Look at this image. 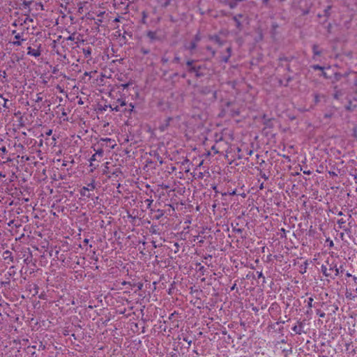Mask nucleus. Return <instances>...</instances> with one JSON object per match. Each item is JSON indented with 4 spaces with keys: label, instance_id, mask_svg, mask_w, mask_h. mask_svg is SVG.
<instances>
[{
    "label": "nucleus",
    "instance_id": "nucleus-10",
    "mask_svg": "<svg viewBox=\"0 0 357 357\" xmlns=\"http://www.w3.org/2000/svg\"><path fill=\"white\" fill-rule=\"evenodd\" d=\"M201 66H195V67H192V68H190L188 69V71L190 73H192L195 75L196 77H199L203 75V73H200V70H201Z\"/></svg>",
    "mask_w": 357,
    "mask_h": 357
},
{
    "label": "nucleus",
    "instance_id": "nucleus-57",
    "mask_svg": "<svg viewBox=\"0 0 357 357\" xmlns=\"http://www.w3.org/2000/svg\"><path fill=\"white\" fill-rule=\"evenodd\" d=\"M253 151L252 150H250L248 151V155H251L252 154Z\"/></svg>",
    "mask_w": 357,
    "mask_h": 357
},
{
    "label": "nucleus",
    "instance_id": "nucleus-56",
    "mask_svg": "<svg viewBox=\"0 0 357 357\" xmlns=\"http://www.w3.org/2000/svg\"><path fill=\"white\" fill-rule=\"evenodd\" d=\"M130 108H131V109H130V111H132V109H133V108H134V105H132V103H130Z\"/></svg>",
    "mask_w": 357,
    "mask_h": 357
},
{
    "label": "nucleus",
    "instance_id": "nucleus-37",
    "mask_svg": "<svg viewBox=\"0 0 357 357\" xmlns=\"http://www.w3.org/2000/svg\"><path fill=\"white\" fill-rule=\"evenodd\" d=\"M146 17H147V15H146V12H144V11L142 12V22L143 23H145V20H146Z\"/></svg>",
    "mask_w": 357,
    "mask_h": 357
},
{
    "label": "nucleus",
    "instance_id": "nucleus-36",
    "mask_svg": "<svg viewBox=\"0 0 357 357\" xmlns=\"http://www.w3.org/2000/svg\"><path fill=\"white\" fill-rule=\"evenodd\" d=\"M158 212L159 213V215L156 216L157 220L160 219L164 215L163 211L161 210H158Z\"/></svg>",
    "mask_w": 357,
    "mask_h": 357
},
{
    "label": "nucleus",
    "instance_id": "nucleus-35",
    "mask_svg": "<svg viewBox=\"0 0 357 357\" xmlns=\"http://www.w3.org/2000/svg\"><path fill=\"white\" fill-rule=\"evenodd\" d=\"M231 115H232L233 116H238V115H239L240 112H239L238 109H237V110H231Z\"/></svg>",
    "mask_w": 357,
    "mask_h": 357
},
{
    "label": "nucleus",
    "instance_id": "nucleus-16",
    "mask_svg": "<svg viewBox=\"0 0 357 357\" xmlns=\"http://www.w3.org/2000/svg\"><path fill=\"white\" fill-rule=\"evenodd\" d=\"M82 52L86 59H89L91 55V47L83 48Z\"/></svg>",
    "mask_w": 357,
    "mask_h": 357
},
{
    "label": "nucleus",
    "instance_id": "nucleus-61",
    "mask_svg": "<svg viewBox=\"0 0 357 357\" xmlns=\"http://www.w3.org/2000/svg\"><path fill=\"white\" fill-rule=\"evenodd\" d=\"M66 115H67V113L66 112L65 109H63L62 112V116H66Z\"/></svg>",
    "mask_w": 357,
    "mask_h": 357
},
{
    "label": "nucleus",
    "instance_id": "nucleus-39",
    "mask_svg": "<svg viewBox=\"0 0 357 357\" xmlns=\"http://www.w3.org/2000/svg\"><path fill=\"white\" fill-rule=\"evenodd\" d=\"M43 98L40 96V94H37V98L36 99V102H39L42 101Z\"/></svg>",
    "mask_w": 357,
    "mask_h": 357
},
{
    "label": "nucleus",
    "instance_id": "nucleus-52",
    "mask_svg": "<svg viewBox=\"0 0 357 357\" xmlns=\"http://www.w3.org/2000/svg\"><path fill=\"white\" fill-rule=\"evenodd\" d=\"M336 214H337V215L341 216V215H343V213H342V211H340L337 212V213H336Z\"/></svg>",
    "mask_w": 357,
    "mask_h": 357
},
{
    "label": "nucleus",
    "instance_id": "nucleus-31",
    "mask_svg": "<svg viewBox=\"0 0 357 357\" xmlns=\"http://www.w3.org/2000/svg\"><path fill=\"white\" fill-rule=\"evenodd\" d=\"M312 68L314 69V70H324V67L318 65V64H316V65H313L312 66Z\"/></svg>",
    "mask_w": 357,
    "mask_h": 357
},
{
    "label": "nucleus",
    "instance_id": "nucleus-17",
    "mask_svg": "<svg viewBox=\"0 0 357 357\" xmlns=\"http://www.w3.org/2000/svg\"><path fill=\"white\" fill-rule=\"evenodd\" d=\"M33 20L30 16H26L25 18L22 20L21 25H27L29 26L30 22H33Z\"/></svg>",
    "mask_w": 357,
    "mask_h": 357
},
{
    "label": "nucleus",
    "instance_id": "nucleus-38",
    "mask_svg": "<svg viewBox=\"0 0 357 357\" xmlns=\"http://www.w3.org/2000/svg\"><path fill=\"white\" fill-rule=\"evenodd\" d=\"M0 152H1L3 153H6L7 152V149H6V146L0 147Z\"/></svg>",
    "mask_w": 357,
    "mask_h": 357
},
{
    "label": "nucleus",
    "instance_id": "nucleus-62",
    "mask_svg": "<svg viewBox=\"0 0 357 357\" xmlns=\"http://www.w3.org/2000/svg\"><path fill=\"white\" fill-rule=\"evenodd\" d=\"M303 173H304L305 174H308V175L310 174V171H307V172H305V171Z\"/></svg>",
    "mask_w": 357,
    "mask_h": 357
},
{
    "label": "nucleus",
    "instance_id": "nucleus-51",
    "mask_svg": "<svg viewBox=\"0 0 357 357\" xmlns=\"http://www.w3.org/2000/svg\"><path fill=\"white\" fill-rule=\"evenodd\" d=\"M203 177H204L203 173L202 172H199L198 178H202Z\"/></svg>",
    "mask_w": 357,
    "mask_h": 357
},
{
    "label": "nucleus",
    "instance_id": "nucleus-26",
    "mask_svg": "<svg viewBox=\"0 0 357 357\" xmlns=\"http://www.w3.org/2000/svg\"><path fill=\"white\" fill-rule=\"evenodd\" d=\"M200 40H201V36H200L199 33H197V34L195 36L194 39H193L192 41L197 44V43H198Z\"/></svg>",
    "mask_w": 357,
    "mask_h": 357
},
{
    "label": "nucleus",
    "instance_id": "nucleus-8",
    "mask_svg": "<svg viewBox=\"0 0 357 357\" xmlns=\"http://www.w3.org/2000/svg\"><path fill=\"white\" fill-rule=\"evenodd\" d=\"M197 47V44L191 41L189 44H185L183 45V48L186 50H188L190 54H193L195 49Z\"/></svg>",
    "mask_w": 357,
    "mask_h": 357
},
{
    "label": "nucleus",
    "instance_id": "nucleus-59",
    "mask_svg": "<svg viewBox=\"0 0 357 357\" xmlns=\"http://www.w3.org/2000/svg\"><path fill=\"white\" fill-rule=\"evenodd\" d=\"M12 33L15 36L17 33H19L17 32V31H15V30H13Z\"/></svg>",
    "mask_w": 357,
    "mask_h": 357
},
{
    "label": "nucleus",
    "instance_id": "nucleus-34",
    "mask_svg": "<svg viewBox=\"0 0 357 357\" xmlns=\"http://www.w3.org/2000/svg\"><path fill=\"white\" fill-rule=\"evenodd\" d=\"M260 176L261 178H263L264 180H268V176L264 173V172H260Z\"/></svg>",
    "mask_w": 357,
    "mask_h": 357
},
{
    "label": "nucleus",
    "instance_id": "nucleus-21",
    "mask_svg": "<svg viewBox=\"0 0 357 357\" xmlns=\"http://www.w3.org/2000/svg\"><path fill=\"white\" fill-rule=\"evenodd\" d=\"M211 151H213L214 154H218V153L221 154V153L219 150V146L217 145L216 142L215 143L214 145H213L211 146Z\"/></svg>",
    "mask_w": 357,
    "mask_h": 357
},
{
    "label": "nucleus",
    "instance_id": "nucleus-49",
    "mask_svg": "<svg viewBox=\"0 0 357 357\" xmlns=\"http://www.w3.org/2000/svg\"><path fill=\"white\" fill-rule=\"evenodd\" d=\"M121 86H122V87H123V89H126V88H128V87L129 84H128V83H127V84H121Z\"/></svg>",
    "mask_w": 357,
    "mask_h": 357
},
{
    "label": "nucleus",
    "instance_id": "nucleus-40",
    "mask_svg": "<svg viewBox=\"0 0 357 357\" xmlns=\"http://www.w3.org/2000/svg\"><path fill=\"white\" fill-rule=\"evenodd\" d=\"M52 134V130L49 129L45 132V135L50 136Z\"/></svg>",
    "mask_w": 357,
    "mask_h": 357
},
{
    "label": "nucleus",
    "instance_id": "nucleus-44",
    "mask_svg": "<svg viewBox=\"0 0 357 357\" xmlns=\"http://www.w3.org/2000/svg\"><path fill=\"white\" fill-rule=\"evenodd\" d=\"M95 23L98 25V26H100V24L102 23V20L101 19H98L96 20Z\"/></svg>",
    "mask_w": 357,
    "mask_h": 357
},
{
    "label": "nucleus",
    "instance_id": "nucleus-53",
    "mask_svg": "<svg viewBox=\"0 0 357 357\" xmlns=\"http://www.w3.org/2000/svg\"><path fill=\"white\" fill-rule=\"evenodd\" d=\"M353 280H354L355 283H357V277L356 276L354 275L353 276Z\"/></svg>",
    "mask_w": 357,
    "mask_h": 357
},
{
    "label": "nucleus",
    "instance_id": "nucleus-19",
    "mask_svg": "<svg viewBox=\"0 0 357 357\" xmlns=\"http://www.w3.org/2000/svg\"><path fill=\"white\" fill-rule=\"evenodd\" d=\"M89 191L85 186L82 187L80 190V195L84 197H90V195L87 194V192Z\"/></svg>",
    "mask_w": 357,
    "mask_h": 357
},
{
    "label": "nucleus",
    "instance_id": "nucleus-41",
    "mask_svg": "<svg viewBox=\"0 0 357 357\" xmlns=\"http://www.w3.org/2000/svg\"><path fill=\"white\" fill-rule=\"evenodd\" d=\"M317 314H319V316L320 317H322V318L325 317V313H324V312H320L319 310H318V312H317Z\"/></svg>",
    "mask_w": 357,
    "mask_h": 357
},
{
    "label": "nucleus",
    "instance_id": "nucleus-32",
    "mask_svg": "<svg viewBox=\"0 0 357 357\" xmlns=\"http://www.w3.org/2000/svg\"><path fill=\"white\" fill-rule=\"evenodd\" d=\"M257 274L258 279L263 278L264 280H265V277L264 276L263 273L261 271H257Z\"/></svg>",
    "mask_w": 357,
    "mask_h": 357
},
{
    "label": "nucleus",
    "instance_id": "nucleus-29",
    "mask_svg": "<svg viewBox=\"0 0 357 357\" xmlns=\"http://www.w3.org/2000/svg\"><path fill=\"white\" fill-rule=\"evenodd\" d=\"M181 57L178 55H176L173 59V62L175 63H179L181 62Z\"/></svg>",
    "mask_w": 357,
    "mask_h": 357
},
{
    "label": "nucleus",
    "instance_id": "nucleus-14",
    "mask_svg": "<svg viewBox=\"0 0 357 357\" xmlns=\"http://www.w3.org/2000/svg\"><path fill=\"white\" fill-rule=\"evenodd\" d=\"M171 1L172 0H155V2L159 6L166 8L170 4Z\"/></svg>",
    "mask_w": 357,
    "mask_h": 357
},
{
    "label": "nucleus",
    "instance_id": "nucleus-22",
    "mask_svg": "<svg viewBox=\"0 0 357 357\" xmlns=\"http://www.w3.org/2000/svg\"><path fill=\"white\" fill-rule=\"evenodd\" d=\"M89 190H93L96 189V183L95 181L93 180L91 183H89L87 186H85Z\"/></svg>",
    "mask_w": 357,
    "mask_h": 357
},
{
    "label": "nucleus",
    "instance_id": "nucleus-63",
    "mask_svg": "<svg viewBox=\"0 0 357 357\" xmlns=\"http://www.w3.org/2000/svg\"><path fill=\"white\" fill-rule=\"evenodd\" d=\"M84 243H89V239L87 238H85L84 241Z\"/></svg>",
    "mask_w": 357,
    "mask_h": 357
},
{
    "label": "nucleus",
    "instance_id": "nucleus-13",
    "mask_svg": "<svg viewBox=\"0 0 357 357\" xmlns=\"http://www.w3.org/2000/svg\"><path fill=\"white\" fill-rule=\"evenodd\" d=\"M313 52V59H316V57L321 54V51L319 49V46L316 44L312 45Z\"/></svg>",
    "mask_w": 357,
    "mask_h": 357
},
{
    "label": "nucleus",
    "instance_id": "nucleus-18",
    "mask_svg": "<svg viewBox=\"0 0 357 357\" xmlns=\"http://www.w3.org/2000/svg\"><path fill=\"white\" fill-rule=\"evenodd\" d=\"M8 100L5 98L0 96V105L3 106L6 109H9V106L8 105Z\"/></svg>",
    "mask_w": 357,
    "mask_h": 357
},
{
    "label": "nucleus",
    "instance_id": "nucleus-25",
    "mask_svg": "<svg viewBox=\"0 0 357 357\" xmlns=\"http://www.w3.org/2000/svg\"><path fill=\"white\" fill-rule=\"evenodd\" d=\"M116 102L119 104L118 105L121 107L125 106L126 105L125 99L122 98L117 99Z\"/></svg>",
    "mask_w": 357,
    "mask_h": 357
},
{
    "label": "nucleus",
    "instance_id": "nucleus-24",
    "mask_svg": "<svg viewBox=\"0 0 357 357\" xmlns=\"http://www.w3.org/2000/svg\"><path fill=\"white\" fill-rule=\"evenodd\" d=\"M206 50H207V51H208L211 53V58L215 56V53H216L215 50H213L211 46H207Z\"/></svg>",
    "mask_w": 357,
    "mask_h": 357
},
{
    "label": "nucleus",
    "instance_id": "nucleus-11",
    "mask_svg": "<svg viewBox=\"0 0 357 357\" xmlns=\"http://www.w3.org/2000/svg\"><path fill=\"white\" fill-rule=\"evenodd\" d=\"M321 272L323 273V274L326 277H329V278L334 279V274H331V273H329L328 271V267L326 264H324L321 265Z\"/></svg>",
    "mask_w": 357,
    "mask_h": 357
},
{
    "label": "nucleus",
    "instance_id": "nucleus-9",
    "mask_svg": "<svg viewBox=\"0 0 357 357\" xmlns=\"http://www.w3.org/2000/svg\"><path fill=\"white\" fill-rule=\"evenodd\" d=\"M340 229H343L346 233L350 232V229L345 226L346 220L344 218L339 219L337 222Z\"/></svg>",
    "mask_w": 357,
    "mask_h": 357
},
{
    "label": "nucleus",
    "instance_id": "nucleus-64",
    "mask_svg": "<svg viewBox=\"0 0 357 357\" xmlns=\"http://www.w3.org/2000/svg\"><path fill=\"white\" fill-rule=\"evenodd\" d=\"M114 22H119V17L115 18Z\"/></svg>",
    "mask_w": 357,
    "mask_h": 357
},
{
    "label": "nucleus",
    "instance_id": "nucleus-54",
    "mask_svg": "<svg viewBox=\"0 0 357 357\" xmlns=\"http://www.w3.org/2000/svg\"><path fill=\"white\" fill-rule=\"evenodd\" d=\"M0 76H3V77H6V73L5 71H3V74H0Z\"/></svg>",
    "mask_w": 357,
    "mask_h": 357
},
{
    "label": "nucleus",
    "instance_id": "nucleus-7",
    "mask_svg": "<svg viewBox=\"0 0 357 357\" xmlns=\"http://www.w3.org/2000/svg\"><path fill=\"white\" fill-rule=\"evenodd\" d=\"M24 32H22L21 33H17L15 36V40L12 42V44L14 46H20L22 45V43L26 40L25 38H23Z\"/></svg>",
    "mask_w": 357,
    "mask_h": 357
},
{
    "label": "nucleus",
    "instance_id": "nucleus-4",
    "mask_svg": "<svg viewBox=\"0 0 357 357\" xmlns=\"http://www.w3.org/2000/svg\"><path fill=\"white\" fill-rule=\"evenodd\" d=\"M215 142L218 146H219V150L222 154L224 152L227 153L228 149H229V144L228 143L225 141L222 137H220L219 138L215 139Z\"/></svg>",
    "mask_w": 357,
    "mask_h": 357
},
{
    "label": "nucleus",
    "instance_id": "nucleus-33",
    "mask_svg": "<svg viewBox=\"0 0 357 357\" xmlns=\"http://www.w3.org/2000/svg\"><path fill=\"white\" fill-rule=\"evenodd\" d=\"M75 39V33H73L70 35L68 38H66L67 40H74Z\"/></svg>",
    "mask_w": 357,
    "mask_h": 357
},
{
    "label": "nucleus",
    "instance_id": "nucleus-30",
    "mask_svg": "<svg viewBox=\"0 0 357 357\" xmlns=\"http://www.w3.org/2000/svg\"><path fill=\"white\" fill-rule=\"evenodd\" d=\"M194 61L193 60H188L186 62V65L188 67V69L192 67H195V66H193Z\"/></svg>",
    "mask_w": 357,
    "mask_h": 357
},
{
    "label": "nucleus",
    "instance_id": "nucleus-1",
    "mask_svg": "<svg viewBox=\"0 0 357 357\" xmlns=\"http://www.w3.org/2000/svg\"><path fill=\"white\" fill-rule=\"evenodd\" d=\"M325 264H326L328 267V271L331 273V274H334V278L339 275V268H337V264L336 261L331 258H328L325 261Z\"/></svg>",
    "mask_w": 357,
    "mask_h": 357
},
{
    "label": "nucleus",
    "instance_id": "nucleus-6",
    "mask_svg": "<svg viewBox=\"0 0 357 357\" xmlns=\"http://www.w3.org/2000/svg\"><path fill=\"white\" fill-rule=\"evenodd\" d=\"M37 48H32L28 47L27 54L29 56H34L36 58L39 57L41 55L40 45H36Z\"/></svg>",
    "mask_w": 357,
    "mask_h": 357
},
{
    "label": "nucleus",
    "instance_id": "nucleus-45",
    "mask_svg": "<svg viewBox=\"0 0 357 357\" xmlns=\"http://www.w3.org/2000/svg\"><path fill=\"white\" fill-rule=\"evenodd\" d=\"M100 141H102V142H111L112 139L110 138H101Z\"/></svg>",
    "mask_w": 357,
    "mask_h": 357
},
{
    "label": "nucleus",
    "instance_id": "nucleus-43",
    "mask_svg": "<svg viewBox=\"0 0 357 357\" xmlns=\"http://www.w3.org/2000/svg\"><path fill=\"white\" fill-rule=\"evenodd\" d=\"M161 61L162 63H166L168 62V59L167 58H165V57H162V59H161Z\"/></svg>",
    "mask_w": 357,
    "mask_h": 357
},
{
    "label": "nucleus",
    "instance_id": "nucleus-27",
    "mask_svg": "<svg viewBox=\"0 0 357 357\" xmlns=\"http://www.w3.org/2000/svg\"><path fill=\"white\" fill-rule=\"evenodd\" d=\"M326 243H328V246L329 248H333L334 246V243L330 238H326Z\"/></svg>",
    "mask_w": 357,
    "mask_h": 357
},
{
    "label": "nucleus",
    "instance_id": "nucleus-12",
    "mask_svg": "<svg viewBox=\"0 0 357 357\" xmlns=\"http://www.w3.org/2000/svg\"><path fill=\"white\" fill-rule=\"evenodd\" d=\"M231 56V47H228L227 48V54L224 55L221 57L222 61L224 63H227L229 61V58Z\"/></svg>",
    "mask_w": 357,
    "mask_h": 357
},
{
    "label": "nucleus",
    "instance_id": "nucleus-46",
    "mask_svg": "<svg viewBox=\"0 0 357 357\" xmlns=\"http://www.w3.org/2000/svg\"><path fill=\"white\" fill-rule=\"evenodd\" d=\"M113 110H115L116 112L119 111V105H116L112 108Z\"/></svg>",
    "mask_w": 357,
    "mask_h": 357
},
{
    "label": "nucleus",
    "instance_id": "nucleus-2",
    "mask_svg": "<svg viewBox=\"0 0 357 357\" xmlns=\"http://www.w3.org/2000/svg\"><path fill=\"white\" fill-rule=\"evenodd\" d=\"M145 36L146 38L149 40V43L150 44L162 40L161 37L158 35V32L156 30H149L146 32Z\"/></svg>",
    "mask_w": 357,
    "mask_h": 357
},
{
    "label": "nucleus",
    "instance_id": "nucleus-50",
    "mask_svg": "<svg viewBox=\"0 0 357 357\" xmlns=\"http://www.w3.org/2000/svg\"><path fill=\"white\" fill-rule=\"evenodd\" d=\"M334 98L335 99H338L339 98V93L338 92H336L335 94H334Z\"/></svg>",
    "mask_w": 357,
    "mask_h": 357
},
{
    "label": "nucleus",
    "instance_id": "nucleus-20",
    "mask_svg": "<svg viewBox=\"0 0 357 357\" xmlns=\"http://www.w3.org/2000/svg\"><path fill=\"white\" fill-rule=\"evenodd\" d=\"M313 298L310 297L307 300L305 301V303H307V306L310 310H311L312 307H313L312 303H313Z\"/></svg>",
    "mask_w": 357,
    "mask_h": 357
},
{
    "label": "nucleus",
    "instance_id": "nucleus-15",
    "mask_svg": "<svg viewBox=\"0 0 357 357\" xmlns=\"http://www.w3.org/2000/svg\"><path fill=\"white\" fill-rule=\"evenodd\" d=\"M210 40L214 41L215 43L220 45H222L223 44V42L222 41L220 38L217 35L210 36Z\"/></svg>",
    "mask_w": 357,
    "mask_h": 357
},
{
    "label": "nucleus",
    "instance_id": "nucleus-5",
    "mask_svg": "<svg viewBox=\"0 0 357 357\" xmlns=\"http://www.w3.org/2000/svg\"><path fill=\"white\" fill-rule=\"evenodd\" d=\"M305 325V320L297 321V324L291 328L292 331H294L296 334L301 335L302 333H305L303 328Z\"/></svg>",
    "mask_w": 357,
    "mask_h": 357
},
{
    "label": "nucleus",
    "instance_id": "nucleus-60",
    "mask_svg": "<svg viewBox=\"0 0 357 357\" xmlns=\"http://www.w3.org/2000/svg\"><path fill=\"white\" fill-rule=\"evenodd\" d=\"M346 275H347V277H349H349H352V278H353V276H354V275H351V273H347Z\"/></svg>",
    "mask_w": 357,
    "mask_h": 357
},
{
    "label": "nucleus",
    "instance_id": "nucleus-58",
    "mask_svg": "<svg viewBox=\"0 0 357 357\" xmlns=\"http://www.w3.org/2000/svg\"><path fill=\"white\" fill-rule=\"evenodd\" d=\"M62 166H63V167L67 166V162L64 160V161L63 162V163H62Z\"/></svg>",
    "mask_w": 357,
    "mask_h": 357
},
{
    "label": "nucleus",
    "instance_id": "nucleus-3",
    "mask_svg": "<svg viewBox=\"0 0 357 357\" xmlns=\"http://www.w3.org/2000/svg\"><path fill=\"white\" fill-rule=\"evenodd\" d=\"M93 151H95V153L91 156L90 158V166H94L93 162L97 161L100 162V159L103 156L104 151L102 148L96 149L95 147L93 148Z\"/></svg>",
    "mask_w": 357,
    "mask_h": 357
},
{
    "label": "nucleus",
    "instance_id": "nucleus-42",
    "mask_svg": "<svg viewBox=\"0 0 357 357\" xmlns=\"http://www.w3.org/2000/svg\"><path fill=\"white\" fill-rule=\"evenodd\" d=\"M314 101H315L316 103L319 102V95H317V94L314 95Z\"/></svg>",
    "mask_w": 357,
    "mask_h": 357
},
{
    "label": "nucleus",
    "instance_id": "nucleus-55",
    "mask_svg": "<svg viewBox=\"0 0 357 357\" xmlns=\"http://www.w3.org/2000/svg\"><path fill=\"white\" fill-rule=\"evenodd\" d=\"M0 76H3V77H6V73L5 71H3V74H0Z\"/></svg>",
    "mask_w": 357,
    "mask_h": 357
},
{
    "label": "nucleus",
    "instance_id": "nucleus-28",
    "mask_svg": "<svg viewBox=\"0 0 357 357\" xmlns=\"http://www.w3.org/2000/svg\"><path fill=\"white\" fill-rule=\"evenodd\" d=\"M233 20L236 22V26L238 28H240L241 26V23L240 20L238 19L237 16H234L233 17Z\"/></svg>",
    "mask_w": 357,
    "mask_h": 357
},
{
    "label": "nucleus",
    "instance_id": "nucleus-47",
    "mask_svg": "<svg viewBox=\"0 0 357 357\" xmlns=\"http://www.w3.org/2000/svg\"><path fill=\"white\" fill-rule=\"evenodd\" d=\"M330 175L333 176H337V174L335 172H328Z\"/></svg>",
    "mask_w": 357,
    "mask_h": 357
},
{
    "label": "nucleus",
    "instance_id": "nucleus-48",
    "mask_svg": "<svg viewBox=\"0 0 357 357\" xmlns=\"http://www.w3.org/2000/svg\"><path fill=\"white\" fill-rule=\"evenodd\" d=\"M146 202H148V205L150 206L152 202H153V200L152 199H147L146 201Z\"/></svg>",
    "mask_w": 357,
    "mask_h": 357
},
{
    "label": "nucleus",
    "instance_id": "nucleus-23",
    "mask_svg": "<svg viewBox=\"0 0 357 357\" xmlns=\"http://www.w3.org/2000/svg\"><path fill=\"white\" fill-rule=\"evenodd\" d=\"M140 52L143 55H147V54H150L151 50H150V49L146 48V47L142 46V47H140Z\"/></svg>",
    "mask_w": 357,
    "mask_h": 357
}]
</instances>
